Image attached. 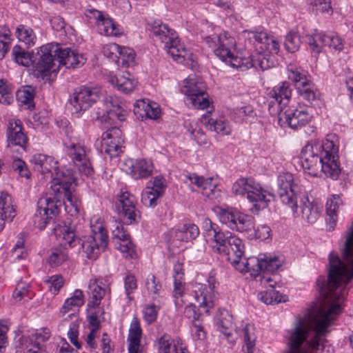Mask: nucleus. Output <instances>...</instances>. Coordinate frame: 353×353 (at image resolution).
Segmentation results:
<instances>
[{"label":"nucleus","instance_id":"nucleus-45","mask_svg":"<svg viewBox=\"0 0 353 353\" xmlns=\"http://www.w3.org/2000/svg\"><path fill=\"white\" fill-rule=\"evenodd\" d=\"M341 204V199L339 196H333L326 203V212L328 216L327 219L328 230L333 231L336 226L337 220V211Z\"/></svg>","mask_w":353,"mask_h":353},{"label":"nucleus","instance_id":"nucleus-19","mask_svg":"<svg viewBox=\"0 0 353 353\" xmlns=\"http://www.w3.org/2000/svg\"><path fill=\"white\" fill-rule=\"evenodd\" d=\"M208 285L196 283L194 285V297L199 307L203 308L204 312L208 313L209 310L214 305L215 294V279L210 276Z\"/></svg>","mask_w":353,"mask_h":353},{"label":"nucleus","instance_id":"nucleus-22","mask_svg":"<svg viewBox=\"0 0 353 353\" xmlns=\"http://www.w3.org/2000/svg\"><path fill=\"white\" fill-rule=\"evenodd\" d=\"M112 236L119 241L118 249L124 254L125 257L133 259L136 256L134 244L130 239L129 234L124 230L123 223L115 220L111 226Z\"/></svg>","mask_w":353,"mask_h":353},{"label":"nucleus","instance_id":"nucleus-52","mask_svg":"<svg viewBox=\"0 0 353 353\" xmlns=\"http://www.w3.org/2000/svg\"><path fill=\"white\" fill-rule=\"evenodd\" d=\"M324 38L325 34L323 33H315L308 36L307 43L312 53L319 54L322 51L323 46H325Z\"/></svg>","mask_w":353,"mask_h":353},{"label":"nucleus","instance_id":"nucleus-26","mask_svg":"<svg viewBox=\"0 0 353 353\" xmlns=\"http://www.w3.org/2000/svg\"><path fill=\"white\" fill-rule=\"evenodd\" d=\"M124 165L125 172L134 179L148 177L153 169L152 162L146 159H128Z\"/></svg>","mask_w":353,"mask_h":353},{"label":"nucleus","instance_id":"nucleus-51","mask_svg":"<svg viewBox=\"0 0 353 353\" xmlns=\"http://www.w3.org/2000/svg\"><path fill=\"white\" fill-rule=\"evenodd\" d=\"M68 254L65 248H54L51 250L48 263L52 268L58 267L67 261Z\"/></svg>","mask_w":353,"mask_h":353},{"label":"nucleus","instance_id":"nucleus-48","mask_svg":"<svg viewBox=\"0 0 353 353\" xmlns=\"http://www.w3.org/2000/svg\"><path fill=\"white\" fill-rule=\"evenodd\" d=\"M235 332L243 338L245 345L255 344L256 336L254 325L242 322L235 328Z\"/></svg>","mask_w":353,"mask_h":353},{"label":"nucleus","instance_id":"nucleus-18","mask_svg":"<svg viewBox=\"0 0 353 353\" xmlns=\"http://www.w3.org/2000/svg\"><path fill=\"white\" fill-rule=\"evenodd\" d=\"M188 181L199 188L201 194L209 199H217L221 197V190L217 187L218 181L213 177L205 179L192 173L185 175V182Z\"/></svg>","mask_w":353,"mask_h":353},{"label":"nucleus","instance_id":"nucleus-59","mask_svg":"<svg viewBox=\"0 0 353 353\" xmlns=\"http://www.w3.org/2000/svg\"><path fill=\"white\" fill-rule=\"evenodd\" d=\"M236 237V235L233 234L230 232L226 231L223 234V237L221 238L217 243L216 245L212 246V252L215 254H218L221 256L223 254H225V251H227V248L230 243V240L232 238Z\"/></svg>","mask_w":353,"mask_h":353},{"label":"nucleus","instance_id":"nucleus-64","mask_svg":"<svg viewBox=\"0 0 353 353\" xmlns=\"http://www.w3.org/2000/svg\"><path fill=\"white\" fill-rule=\"evenodd\" d=\"M159 307L154 304H149L145 306L143 310V319L148 324L154 323L157 317Z\"/></svg>","mask_w":353,"mask_h":353},{"label":"nucleus","instance_id":"nucleus-58","mask_svg":"<svg viewBox=\"0 0 353 353\" xmlns=\"http://www.w3.org/2000/svg\"><path fill=\"white\" fill-rule=\"evenodd\" d=\"M324 43L330 49L340 52L344 48L343 39L336 34H325Z\"/></svg>","mask_w":353,"mask_h":353},{"label":"nucleus","instance_id":"nucleus-6","mask_svg":"<svg viewBox=\"0 0 353 353\" xmlns=\"http://www.w3.org/2000/svg\"><path fill=\"white\" fill-rule=\"evenodd\" d=\"M214 212L219 221L231 230L240 232H254L256 238L265 240L270 236L271 230L266 225H261L255 229L252 219L232 208L215 207Z\"/></svg>","mask_w":353,"mask_h":353},{"label":"nucleus","instance_id":"nucleus-8","mask_svg":"<svg viewBox=\"0 0 353 353\" xmlns=\"http://www.w3.org/2000/svg\"><path fill=\"white\" fill-rule=\"evenodd\" d=\"M307 323L300 320L285 331L287 353H315L324 348L318 338L307 335Z\"/></svg>","mask_w":353,"mask_h":353},{"label":"nucleus","instance_id":"nucleus-25","mask_svg":"<svg viewBox=\"0 0 353 353\" xmlns=\"http://www.w3.org/2000/svg\"><path fill=\"white\" fill-rule=\"evenodd\" d=\"M261 284L265 288H270L264 292L259 294V299L266 305L279 303L285 302L287 296L285 294H280L274 289L276 282L273 281L270 275H263L261 276Z\"/></svg>","mask_w":353,"mask_h":353},{"label":"nucleus","instance_id":"nucleus-4","mask_svg":"<svg viewBox=\"0 0 353 353\" xmlns=\"http://www.w3.org/2000/svg\"><path fill=\"white\" fill-rule=\"evenodd\" d=\"M277 194L282 203L288 205L294 216H299L297 211V200L300 199V208L302 218L309 223H314L319 216L317 205L310 201L308 196H301V188L294 181V176L291 173L286 172L278 176Z\"/></svg>","mask_w":353,"mask_h":353},{"label":"nucleus","instance_id":"nucleus-54","mask_svg":"<svg viewBox=\"0 0 353 353\" xmlns=\"http://www.w3.org/2000/svg\"><path fill=\"white\" fill-rule=\"evenodd\" d=\"M50 337L49 332L46 331V329L43 332H35L31 336L24 338L23 345H28L30 347H41V343L47 341Z\"/></svg>","mask_w":353,"mask_h":353},{"label":"nucleus","instance_id":"nucleus-24","mask_svg":"<svg viewBox=\"0 0 353 353\" xmlns=\"http://www.w3.org/2000/svg\"><path fill=\"white\" fill-rule=\"evenodd\" d=\"M152 186L148 185L141 194V202L148 208H154L157 205V200L164 193L166 185L165 179L159 176L150 182Z\"/></svg>","mask_w":353,"mask_h":353},{"label":"nucleus","instance_id":"nucleus-1","mask_svg":"<svg viewBox=\"0 0 353 353\" xmlns=\"http://www.w3.org/2000/svg\"><path fill=\"white\" fill-rule=\"evenodd\" d=\"M344 238L341 249L343 261L335 254L330 253L327 281L325 283L321 277L317 279L323 303L316 312L297 317L293 322L303 321L307 325V335L318 338L321 344L324 343L323 336L327 329L342 311L347 294L346 285L353 279V221L344 233Z\"/></svg>","mask_w":353,"mask_h":353},{"label":"nucleus","instance_id":"nucleus-17","mask_svg":"<svg viewBox=\"0 0 353 353\" xmlns=\"http://www.w3.org/2000/svg\"><path fill=\"white\" fill-rule=\"evenodd\" d=\"M64 145L67 156L79 171L86 176L91 175L93 170L85 147L80 143L72 142L65 143Z\"/></svg>","mask_w":353,"mask_h":353},{"label":"nucleus","instance_id":"nucleus-5","mask_svg":"<svg viewBox=\"0 0 353 353\" xmlns=\"http://www.w3.org/2000/svg\"><path fill=\"white\" fill-rule=\"evenodd\" d=\"M321 147L316 143H307L301 150L300 163L304 170L312 176H326L336 179L341 172L339 165L330 159H324L320 153Z\"/></svg>","mask_w":353,"mask_h":353},{"label":"nucleus","instance_id":"nucleus-49","mask_svg":"<svg viewBox=\"0 0 353 353\" xmlns=\"http://www.w3.org/2000/svg\"><path fill=\"white\" fill-rule=\"evenodd\" d=\"M107 50L112 54L118 53L123 62L130 63L134 61L135 53L131 48L122 47L117 43H110L107 46Z\"/></svg>","mask_w":353,"mask_h":353},{"label":"nucleus","instance_id":"nucleus-9","mask_svg":"<svg viewBox=\"0 0 353 353\" xmlns=\"http://www.w3.org/2000/svg\"><path fill=\"white\" fill-rule=\"evenodd\" d=\"M232 192L236 195H246L247 199L252 203L251 211L258 214L259 211L266 208L270 199L274 194L263 190L261 186L252 179H239L232 185Z\"/></svg>","mask_w":353,"mask_h":353},{"label":"nucleus","instance_id":"nucleus-12","mask_svg":"<svg viewBox=\"0 0 353 353\" xmlns=\"http://www.w3.org/2000/svg\"><path fill=\"white\" fill-rule=\"evenodd\" d=\"M292 89L288 81H283L273 87L268 92V107L270 114L276 115L288 105Z\"/></svg>","mask_w":353,"mask_h":353},{"label":"nucleus","instance_id":"nucleus-62","mask_svg":"<svg viewBox=\"0 0 353 353\" xmlns=\"http://www.w3.org/2000/svg\"><path fill=\"white\" fill-rule=\"evenodd\" d=\"M307 2L316 11L329 14H332L333 12L331 0H307Z\"/></svg>","mask_w":353,"mask_h":353},{"label":"nucleus","instance_id":"nucleus-39","mask_svg":"<svg viewBox=\"0 0 353 353\" xmlns=\"http://www.w3.org/2000/svg\"><path fill=\"white\" fill-rule=\"evenodd\" d=\"M99 32L105 36L118 37L122 34V28L115 23L112 19L105 15L97 25Z\"/></svg>","mask_w":353,"mask_h":353},{"label":"nucleus","instance_id":"nucleus-13","mask_svg":"<svg viewBox=\"0 0 353 353\" xmlns=\"http://www.w3.org/2000/svg\"><path fill=\"white\" fill-rule=\"evenodd\" d=\"M288 78L294 82L299 94L309 103L316 99L314 85L307 78V72L300 68L289 65Z\"/></svg>","mask_w":353,"mask_h":353},{"label":"nucleus","instance_id":"nucleus-41","mask_svg":"<svg viewBox=\"0 0 353 353\" xmlns=\"http://www.w3.org/2000/svg\"><path fill=\"white\" fill-rule=\"evenodd\" d=\"M202 123L211 131H214L222 135H228L231 132V128L228 123L223 119H214L210 118L209 115L203 114Z\"/></svg>","mask_w":353,"mask_h":353},{"label":"nucleus","instance_id":"nucleus-7","mask_svg":"<svg viewBox=\"0 0 353 353\" xmlns=\"http://www.w3.org/2000/svg\"><path fill=\"white\" fill-rule=\"evenodd\" d=\"M150 30L156 39L164 44V49L175 61L183 63L186 60H193L192 54L180 42L176 31L167 24L154 21L150 25Z\"/></svg>","mask_w":353,"mask_h":353},{"label":"nucleus","instance_id":"nucleus-16","mask_svg":"<svg viewBox=\"0 0 353 353\" xmlns=\"http://www.w3.org/2000/svg\"><path fill=\"white\" fill-rule=\"evenodd\" d=\"M136 203L135 197L127 191L121 192L117 196L115 203L116 210L118 214L125 219L128 224L136 223L141 218Z\"/></svg>","mask_w":353,"mask_h":353},{"label":"nucleus","instance_id":"nucleus-47","mask_svg":"<svg viewBox=\"0 0 353 353\" xmlns=\"http://www.w3.org/2000/svg\"><path fill=\"white\" fill-rule=\"evenodd\" d=\"M83 292L80 290H76L74 292L73 295L65 301L64 304L60 310V312L63 315H65L69 311L81 307L83 305Z\"/></svg>","mask_w":353,"mask_h":353},{"label":"nucleus","instance_id":"nucleus-32","mask_svg":"<svg viewBox=\"0 0 353 353\" xmlns=\"http://www.w3.org/2000/svg\"><path fill=\"white\" fill-rule=\"evenodd\" d=\"M8 146L18 145L24 150L27 138L22 132L20 120H10L7 130Z\"/></svg>","mask_w":353,"mask_h":353},{"label":"nucleus","instance_id":"nucleus-10","mask_svg":"<svg viewBox=\"0 0 353 353\" xmlns=\"http://www.w3.org/2000/svg\"><path fill=\"white\" fill-rule=\"evenodd\" d=\"M57 50L58 45L52 43L46 44L39 48L32 61L38 74L45 77L58 71V59L55 56Z\"/></svg>","mask_w":353,"mask_h":353},{"label":"nucleus","instance_id":"nucleus-21","mask_svg":"<svg viewBox=\"0 0 353 353\" xmlns=\"http://www.w3.org/2000/svg\"><path fill=\"white\" fill-rule=\"evenodd\" d=\"M102 145L110 157H117L123 152L124 139L122 132L117 127L108 130L103 134Z\"/></svg>","mask_w":353,"mask_h":353},{"label":"nucleus","instance_id":"nucleus-53","mask_svg":"<svg viewBox=\"0 0 353 353\" xmlns=\"http://www.w3.org/2000/svg\"><path fill=\"white\" fill-rule=\"evenodd\" d=\"M90 314L87 319L88 327L90 330L97 331L101 327L100 318L103 314L104 311L101 307L89 308Z\"/></svg>","mask_w":353,"mask_h":353},{"label":"nucleus","instance_id":"nucleus-29","mask_svg":"<svg viewBox=\"0 0 353 353\" xmlns=\"http://www.w3.org/2000/svg\"><path fill=\"white\" fill-rule=\"evenodd\" d=\"M57 57L59 68L61 65H65L67 68H77L83 65L85 59L83 55L75 53L68 48H61L58 46Z\"/></svg>","mask_w":353,"mask_h":353},{"label":"nucleus","instance_id":"nucleus-46","mask_svg":"<svg viewBox=\"0 0 353 353\" xmlns=\"http://www.w3.org/2000/svg\"><path fill=\"white\" fill-rule=\"evenodd\" d=\"M199 230L194 223H185L175 231V237L180 241H189L198 236Z\"/></svg>","mask_w":353,"mask_h":353},{"label":"nucleus","instance_id":"nucleus-15","mask_svg":"<svg viewBox=\"0 0 353 353\" xmlns=\"http://www.w3.org/2000/svg\"><path fill=\"white\" fill-rule=\"evenodd\" d=\"M182 92L187 96V100L195 108L204 110L209 107V96L203 81L194 79H188Z\"/></svg>","mask_w":353,"mask_h":353},{"label":"nucleus","instance_id":"nucleus-55","mask_svg":"<svg viewBox=\"0 0 353 353\" xmlns=\"http://www.w3.org/2000/svg\"><path fill=\"white\" fill-rule=\"evenodd\" d=\"M301 44V37L296 32H290L286 36L284 41L285 50L291 53L299 50Z\"/></svg>","mask_w":353,"mask_h":353},{"label":"nucleus","instance_id":"nucleus-60","mask_svg":"<svg viewBox=\"0 0 353 353\" xmlns=\"http://www.w3.org/2000/svg\"><path fill=\"white\" fill-rule=\"evenodd\" d=\"M184 290V279L177 277V279H174L173 296L175 299V304L176 306L181 307L183 304V301L181 298L183 296Z\"/></svg>","mask_w":353,"mask_h":353},{"label":"nucleus","instance_id":"nucleus-42","mask_svg":"<svg viewBox=\"0 0 353 353\" xmlns=\"http://www.w3.org/2000/svg\"><path fill=\"white\" fill-rule=\"evenodd\" d=\"M14 34L18 41L24 43L28 48L35 46L37 38L30 27L20 24L17 27Z\"/></svg>","mask_w":353,"mask_h":353},{"label":"nucleus","instance_id":"nucleus-40","mask_svg":"<svg viewBox=\"0 0 353 353\" xmlns=\"http://www.w3.org/2000/svg\"><path fill=\"white\" fill-rule=\"evenodd\" d=\"M110 82L112 85H115L119 90L124 93L132 92L137 83V81L128 72H124L119 77H112Z\"/></svg>","mask_w":353,"mask_h":353},{"label":"nucleus","instance_id":"nucleus-30","mask_svg":"<svg viewBox=\"0 0 353 353\" xmlns=\"http://www.w3.org/2000/svg\"><path fill=\"white\" fill-rule=\"evenodd\" d=\"M159 353H188V351L181 339H172L168 334L158 339Z\"/></svg>","mask_w":353,"mask_h":353},{"label":"nucleus","instance_id":"nucleus-11","mask_svg":"<svg viewBox=\"0 0 353 353\" xmlns=\"http://www.w3.org/2000/svg\"><path fill=\"white\" fill-rule=\"evenodd\" d=\"M101 97V89L97 86H81L77 89L70 98L73 113L81 114L85 112Z\"/></svg>","mask_w":353,"mask_h":353},{"label":"nucleus","instance_id":"nucleus-3","mask_svg":"<svg viewBox=\"0 0 353 353\" xmlns=\"http://www.w3.org/2000/svg\"><path fill=\"white\" fill-rule=\"evenodd\" d=\"M92 235L80 238L76 231L75 225L65 223L63 225H59L53 228L55 236L61 239L63 246L75 248L77 250H82L85 256L90 260L98 258L101 252L105 251L108 244V236L105 228L100 225Z\"/></svg>","mask_w":353,"mask_h":353},{"label":"nucleus","instance_id":"nucleus-20","mask_svg":"<svg viewBox=\"0 0 353 353\" xmlns=\"http://www.w3.org/2000/svg\"><path fill=\"white\" fill-rule=\"evenodd\" d=\"M276 115L279 116V122L281 126H288L294 130L305 125L311 120V116L304 110L289 108Z\"/></svg>","mask_w":353,"mask_h":353},{"label":"nucleus","instance_id":"nucleus-34","mask_svg":"<svg viewBox=\"0 0 353 353\" xmlns=\"http://www.w3.org/2000/svg\"><path fill=\"white\" fill-rule=\"evenodd\" d=\"M202 229L204 236L209 243L211 250H212V246L216 245L219 239L223 237L225 232L222 231L216 223H213L208 217L203 219Z\"/></svg>","mask_w":353,"mask_h":353},{"label":"nucleus","instance_id":"nucleus-33","mask_svg":"<svg viewBox=\"0 0 353 353\" xmlns=\"http://www.w3.org/2000/svg\"><path fill=\"white\" fill-rule=\"evenodd\" d=\"M134 112L142 119H157L160 117L161 109L157 103L146 101L145 99L137 101L134 105Z\"/></svg>","mask_w":353,"mask_h":353},{"label":"nucleus","instance_id":"nucleus-2","mask_svg":"<svg viewBox=\"0 0 353 353\" xmlns=\"http://www.w3.org/2000/svg\"><path fill=\"white\" fill-rule=\"evenodd\" d=\"M58 176L51 185L48 194L41 196L37 202L33 222L39 230H43L59 214L62 199H65L63 201L65 210L72 216L79 212V201L73 194L76 186L74 174L64 176L59 174Z\"/></svg>","mask_w":353,"mask_h":353},{"label":"nucleus","instance_id":"nucleus-57","mask_svg":"<svg viewBox=\"0 0 353 353\" xmlns=\"http://www.w3.org/2000/svg\"><path fill=\"white\" fill-rule=\"evenodd\" d=\"M17 98L20 103L28 105V108L34 107V90L32 87L18 90Z\"/></svg>","mask_w":353,"mask_h":353},{"label":"nucleus","instance_id":"nucleus-61","mask_svg":"<svg viewBox=\"0 0 353 353\" xmlns=\"http://www.w3.org/2000/svg\"><path fill=\"white\" fill-rule=\"evenodd\" d=\"M13 101L12 88L7 81L0 79V103L10 105Z\"/></svg>","mask_w":353,"mask_h":353},{"label":"nucleus","instance_id":"nucleus-35","mask_svg":"<svg viewBox=\"0 0 353 353\" xmlns=\"http://www.w3.org/2000/svg\"><path fill=\"white\" fill-rule=\"evenodd\" d=\"M216 325L217 330L224 334L230 341H234V339H230L232 336L233 332H235V328L232 322V315L228 310L220 312L216 321Z\"/></svg>","mask_w":353,"mask_h":353},{"label":"nucleus","instance_id":"nucleus-63","mask_svg":"<svg viewBox=\"0 0 353 353\" xmlns=\"http://www.w3.org/2000/svg\"><path fill=\"white\" fill-rule=\"evenodd\" d=\"M224 37H225V39H234L229 36L228 33L223 32L219 35L208 36L205 37L204 41L214 52V50L221 48L222 41Z\"/></svg>","mask_w":353,"mask_h":353},{"label":"nucleus","instance_id":"nucleus-37","mask_svg":"<svg viewBox=\"0 0 353 353\" xmlns=\"http://www.w3.org/2000/svg\"><path fill=\"white\" fill-rule=\"evenodd\" d=\"M261 274H268V272H276L283 263L282 256L274 254H261Z\"/></svg>","mask_w":353,"mask_h":353},{"label":"nucleus","instance_id":"nucleus-38","mask_svg":"<svg viewBox=\"0 0 353 353\" xmlns=\"http://www.w3.org/2000/svg\"><path fill=\"white\" fill-rule=\"evenodd\" d=\"M261 254L258 257L252 256L245 259L243 267H238L241 272H250V275L256 279V281H261V276L265 275L261 274Z\"/></svg>","mask_w":353,"mask_h":353},{"label":"nucleus","instance_id":"nucleus-27","mask_svg":"<svg viewBox=\"0 0 353 353\" xmlns=\"http://www.w3.org/2000/svg\"><path fill=\"white\" fill-rule=\"evenodd\" d=\"M105 112L108 119L114 121L117 119L123 121L127 116V107L121 99L117 96H108L104 100Z\"/></svg>","mask_w":353,"mask_h":353},{"label":"nucleus","instance_id":"nucleus-28","mask_svg":"<svg viewBox=\"0 0 353 353\" xmlns=\"http://www.w3.org/2000/svg\"><path fill=\"white\" fill-rule=\"evenodd\" d=\"M17 215L12 197L6 192H0V232L6 221L12 222Z\"/></svg>","mask_w":353,"mask_h":353},{"label":"nucleus","instance_id":"nucleus-14","mask_svg":"<svg viewBox=\"0 0 353 353\" xmlns=\"http://www.w3.org/2000/svg\"><path fill=\"white\" fill-rule=\"evenodd\" d=\"M222 41L221 48L214 50V54L222 61L232 68L245 70L253 65L248 59H243L234 54L236 41L234 39H225Z\"/></svg>","mask_w":353,"mask_h":353},{"label":"nucleus","instance_id":"nucleus-31","mask_svg":"<svg viewBox=\"0 0 353 353\" xmlns=\"http://www.w3.org/2000/svg\"><path fill=\"white\" fill-rule=\"evenodd\" d=\"M108 287H105L102 279H91L88 285L89 299L88 307L89 308L101 307V302L104 297Z\"/></svg>","mask_w":353,"mask_h":353},{"label":"nucleus","instance_id":"nucleus-50","mask_svg":"<svg viewBox=\"0 0 353 353\" xmlns=\"http://www.w3.org/2000/svg\"><path fill=\"white\" fill-rule=\"evenodd\" d=\"M12 56L17 63L23 66L28 67L32 63L33 61L31 54L19 45H16L13 47Z\"/></svg>","mask_w":353,"mask_h":353},{"label":"nucleus","instance_id":"nucleus-44","mask_svg":"<svg viewBox=\"0 0 353 353\" xmlns=\"http://www.w3.org/2000/svg\"><path fill=\"white\" fill-rule=\"evenodd\" d=\"M57 163L58 162L55 161L53 157L48 156L47 161L45 162L42 170L41 171L42 174H50L52 177L51 185L53 184L54 179L59 177L58 175L59 174L64 176L68 174H74L73 171L70 170H66L65 171L61 170L57 167Z\"/></svg>","mask_w":353,"mask_h":353},{"label":"nucleus","instance_id":"nucleus-36","mask_svg":"<svg viewBox=\"0 0 353 353\" xmlns=\"http://www.w3.org/2000/svg\"><path fill=\"white\" fill-rule=\"evenodd\" d=\"M227 250L225 254H223L222 256L225 257L230 263H237L238 260L242 259L245 252L243 241L236 236L232 238Z\"/></svg>","mask_w":353,"mask_h":353},{"label":"nucleus","instance_id":"nucleus-23","mask_svg":"<svg viewBox=\"0 0 353 353\" xmlns=\"http://www.w3.org/2000/svg\"><path fill=\"white\" fill-rule=\"evenodd\" d=\"M251 34L250 38L254 39V48L259 54L279 52V43L273 36H269L265 31L252 32Z\"/></svg>","mask_w":353,"mask_h":353},{"label":"nucleus","instance_id":"nucleus-56","mask_svg":"<svg viewBox=\"0 0 353 353\" xmlns=\"http://www.w3.org/2000/svg\"><path fill=\"white\" fill-rule=\"evenodd\" d=\"M141 329L140 323L137 319H134L129 330V345H141Z\"/></svg>","mask_w":353,"mask_h":353},{"label":"nucleus","instance_id":"nucleus-43","mask_svg":"<svg viewBox=\"0 0 353 353\" xmlns=\"http://www.w3.org/2000/svg\"><path fill=\"white\" fill-rule=\"evenodd\" d=\"M334 138L335 135H327L322 144H317L321 147L320 153L322 154L326 161L329 159L330 161H333L335 163H337L338 147L334 142Z\"/></svg>","mask_w":353,"mask_h":353}]
</instances>
